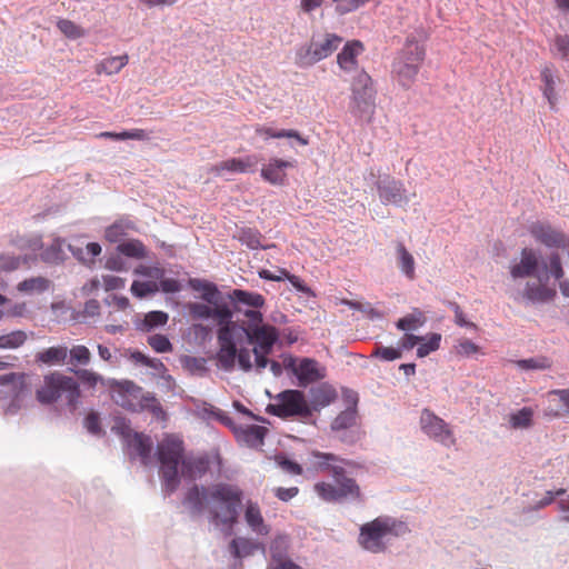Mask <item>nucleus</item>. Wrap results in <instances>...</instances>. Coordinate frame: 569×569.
<instances>
[{
    "label": "nucleus",
    "mask_w": 569,
    "mask_h": 569,
    "mask_svg": "<svg viewBox=\"0 0 569 569\" xmlns=\"http://www.w3.org/2000/svg\"><path fill=\"white\" fill-rule=\"evenodd\" d=\"M62 254L60 241L57 239L41 252V259L48 263H56L62 259Z\"/></svg>",
    "instance_id": "obj_53"
},
{
    "label": "nucleus",
    "mask_w": 569,
    "mask_h": 569,
    "mask_svg": "<svg viewBox=\"0 0 569 569\" xmlns=\"http://www.w3.org/2000/svg\"><path fill=\"white\" fill-rule=\"evenodd\" d=\"M440 342H441L440 333H437V332L430 333V336L428 337V340L426 342L423 340L420 343H418L419 346L417 348V357L425 358L428 355H430L431 352L438 350L440 347Z\"/></svg>",
    "instance_id": "obj_50"
},
{
    "label": "nucleus",
    "mask_w": 569,
    "mask_h": 569,
    "mask_svg": "<svg viewBox=\"0 0 569 569\" xmlns=\"http://www.w3.org/2000/svg\"><path fill=\"white\" fill-rule=\"evenodd\" d=\"M517 366L523 370H540L549 367L546 358H529L516 361Z\"/></svg>",
    "instance_id": "obj_57"
},
{
    "label": "nucleus",
    "mask_w": 569,
    "mask_h": 569,
    "mask_svg": "<svg viewBox=\"0 0 569 569\" xmlns=\"http://www.w3.org/2000/svg\"><path fill=\"white\" fill-rule=\"evenodd\" d=\"M117 251L129 258L143 259L146 257V247L137 239L120 242L117 246Z\"/></svg>",
    "instance_id": "obj_39"
},
{
    "label": "nucleus",
    "mask_w": 569,
    "mask_h": 569,
    "mask_svg": "<svg viewBox=\"0 0 569 569\" xmlns=\"http://www.w3.org/2000/svg\"><path fill=\"white\" fill-rule=\"evenodd\" d=\"M201 291H202L201 298L209 305L212 306L220 301L221 293L214 283L207 282V284L204 286V288Z\"/></svg>",
    "instance_id": "obj_60"
},
{
    "label": "nucleus",
    "mask_w": 569,
    "mask_h": 569,
    "mask_svg": "<svg viewBox=\"0 0 569 569\" xmlns=\"http://www.w3.org/2000/svg\"><path fill=\"white\" fill-rule=\"evenodd\" d=\"M256 133L258 136L264 137V139L287 138V139L290 140L289 141V146L292 147V148L296 144H299V146H308L309 144L308 138L302 137L297 130H293V129H280V130H277V129H273V128H270V127L257 126L256 127Z\"/></svg>",
    "instance_id": "obj_26"
},
{
    "label": "nucleus",
    "mask_w": 569,
    "mask_h": 569,
    "mask_svg": "<svg viewBox=\"0 0 569 569\" xmlns=\"http://www.w3.org/2000/svg\"><path fill=\"white\" fill-rule=\"evenodd\" d=\"M533 411L529 407H523L510 415L509 422L515 429H526L532 425Z\"/></svg>",
    "instance_id": "obj_44"
},
{
    "label": "nucleus",
    "mask_w": 569,
    "mask_h": 569,
    "mask_svg": "<svg viewBox=\"0 0 569 569\" xmlns=\"http://www.w3.org/2000/svg\"><path fill=\"white\" fill-rule=\"evenodd\" d=\"M286 367L292 370L298 379V386L302 388L325 378L323 369H320L318 361L311 358L301 359L298 366L290 359Z\"/></svg>",
    "instance_id": "obj_19"
},
{
    "label": "nucleus",
    "mask_w": 569,
    "mask_h": 569,
    "mask_svg": "<svg viewBox=\"0 0 569 569\" xmlns=\"http://www.w3.org/2000/svg\"><path fill=\"white\" fill-rule=\"evenodd\" d=\"M212 415L219 422H221L223 426L229 428L233 435L236 433V431L240 425L236 423L233 421V419L231 417H229V415L226 411H223L221 409H216L214 411H212Z\"/></svg>",
    "instance_id": "obj_62"
},
{
    "label": "nucleus",
    "mask_w": 569,
    "mask_h": 569,
    "mask_svg": "<svg viewBox=\"0 0 569 569\" xmlns=\"http://www.w3.org/2000/svg\"><path fill=\"white\" fill-rule=\"evenodd\" d=\"M421 429L426 435L433 438L435 440L450 446L453 443L452 433L448 429L447 423L430 410L425 409L420 417Z\"/></svg>",
    "instance_id": "obj_17"
},
{
    "label": "nucleus",
    "mask_w": 569,
    "mask_h": 569,
    "mask_svg": "<svg viewBox=\"0 0 569 569\" xmlns=\"http://www.w3.org/2000/svg\"><path fill=\"white\" fill-rule=\"evenodd\" d=\"M134 229V223L128 219H120L109 226L104 231V237L109 242H119L130 230Z\"/></svg>",
    "instance_id": "obj_36"
},
{
    "label": "nucleus",
    "mask_w": 569,
    "mask_h": 569,
    "mask_svg": "<svg viewBox=\"0 0 569 569\" xmlns=\"http://www.w3.org/2000/svg\"><path fill=\"white\" fill-rule=\"evenodd\" d=\"M208 470V460L206 458H197L194 460L182 461L183 475L193 479L197 475L202 476Z\"/></svg>",
    "instance_id": "obj_43"
},
{
    "label": "nucleus",
    "mask_w": 569,
    "mask_h": 569,
    "mask_svg": "<svg viewBox=\"0 0 569 569\" xmlns=\"http://www.w3.org/2000/svg\"><path fill=\"white\" fill-rule=\"evenodd\" d=\"M84 427L92 435L101 433L100 417L98 412L91 411L84 418Z\"/></svg>",
    "instance_id": "obj_61"
},
{
    "label": "nucleus",
    "mask_w": 569,
    "mask_h": 569,
    "mask_svg": "<svg viewBox=\"0 0 569 569\" xmlns=\"http://www.w3.org/2000/svg\"><path fill=\"white\" fill-rule=\"evenodd\" d=\"M274 459L277 465L288 473L301 475L303 471L302 467L297 461L286 455H277Z\"/></svg>",
    "instance_id": "obj_55"
},
{
    "label": "nucleus",
    "mask_w": 569,
    "mask_h": 569,
    "mask_svg": "<svg viewBox=\"0 0 569 569\" xmlns=\"http://www.w3.org/2000/svg\"><path fill=\"white\" fill-rule=\"evenodd\" d=\"M81 390L78 381L60 372H50L43 377V385L36 391L37 400L42 405L63 401L70 412L80 403Z\"/></svg>",
    "instance_id": "obj_3"
},
{
    "label": "nucleus",
    "mask_w": 569,
    "mask_h": 569,
    "mask_svg": "<svg viewBox=\"0 0 569 569\" xmlns=\"http://www.w3.org/2000/svg\"><path fill=\"white\" fill-rule=\"evenodd\" d=\"M0 393L3 398L16 399L26 388V375L18 372H9L0 375Z\"/></svg>",
    "instance_id": "obj_28"
},
{
    "label": "nucleus",
    "mask_w": 569,
    "mask_h": 569,
    "mask_svg": "<svg viewBox=\"0 0 569 569\" xmlns=\"http://www.w3.org/2000/svg\"><path fill=\"white\" fill-rule=\"evenodd\" d=\"M425 56V47L413 38H408L401 53L395 60L392 66L393 72L397 73L399 81L403 87L409 86L418 74Z\"/></svg>",
    "instance_id": "obj_9"
},
{
    "label": "nucleus",
    "mask_w": 569,
    "mask_h": 569,
    "mask_svg": "<svg viewBox=\"0 0 569 569\" xmlns=\"http://www.w3.org/2000/svg\"><path fill=\"white\" fill-rule=\"evenodd\" d=\"M541 80L543 82V96L547 98L550 106L555 104L556 101V77L551 67L546 66L541 71Z\"/></svg>",
    "instance_id": "obj_41"
},
{
    "label": "nucleus",
    "mask_w": 569,
    "mask_h": 569,
    "mask_svg": "<svg viewBox=\"0 0 569 569\" xmlns=\"http://www.w3.org/2000/svg\"><path fill=\"white\" fill-rule=\"evenodd\" d=\"M376 188L382 204L403 207L409 203L403 183L389 174L379 176Z\"/></svg>",
    "instance_id": "obj_14"
},
{
    "label": "nucleus",
    "mask_w": 569,
    "mask_h": 569,
    "mask_svg": "<svg viewBox=\"0 0 569 569\" xmlns=\"http://www.w3.org/2000/svg\"><path fill=\"white\" fill-rule=\"evenodd\" d=\"M281 274H283L284 279H287L299 292L313 296L312 290L298 276L291 274L288 270H282Z\"/></svg>",
    "instance_id": "obj_59"
},
{
    "label": "nucleus",
    "mask_w": 569,
    "mask_h": 569,
    "mask_svg": "<svg viewBox=\"0 0 569 569\" xmlns=\"http://www.w3.org/2000/svg\"><path fill=\"white\" fill-rule=\"evenodd\" d=\"M27 341V333L22 330H14L0 336V349H17Z\"/></svg>",
    "instance_id": "obj_45"
},
{
    "label": "nucleus",
    "mask_w": 569,
    "mask_h": 569,
    "mask_svg": "<svg viewBox=\"0 0 569 569\" xmlns=\"http://www.w3.org/2000/svg\"><path fill=\"white\" fill-rule=\"evenodd\" d=\"M335 485L320 482L315 486L319 497L328 502L361 501L362 496L356 480L349 478L345 468L333 466L330 468Z\"/></svg>",
    "instance_id": "obj_6"
},
{
    "label": "nucleus",
    "mask_w": 569,
    "mask_h": 569,
    "mask_svg": "<svg viewBox=\"0 0 569 569\" xmlns=\"http://www.w3.org/2000/svg\"><path fill=\"white\" fill-rule=\"evenodd\" d=\"M50 281L42 277L26 279L18 284V290L22 292H43L49 288Z\"/></svg>",
    "instance_id": "obj_47"
},
{
    "label": "nucleus",
    "mask_w": 569,
    "mask_h": 569,
    "mask_svg": "<svg viewBox=\"0 0 569 569\" xmlns=\"http://www.w3.org/2000/svg\"><path fill=\"white\" fill-rule=\"evenodd\" d=\"M242 244L251 250L263 249L267 250L269 248H273L274 244H262L261 239L262 234L258 229L243 227L238 229L237 234L234 236Z\"/></svg>",
    "instance_id": "obj_33"
},
{
    "label": "nucleus",
    "mask_w": 569,
    "mask_h": 569,
    "mask_svg": "<svg viewBox=\"0 0 569 569\" xmlns=\"http://www.w3.org/2000/svg\"><path fill=\"white\" fill-rule=\"evenodd\" d=\"M547 282L532 283L527 282L525 291L522 293L523 298L532 303L548 302L551 301L557 292L555 289L548 288L546 286Z\"/></svg>",
    "instance_id": "obj_32"
},
{
    "label": "nucleus",
    "mask_w": 569,
    "mask_h": 569,
    "mask_svg": "<svg viewBox=\"0 0 569 569\" xmlns=\"http://www.w3.org/2000/svg\"><path fill=\"white\" fill-rule=\"evenodd\" d=\"M397 261L402 273L409 278H415V259L413 256L406 249L402 242H397Z\"/></svg>",
    "instance_id": "obj_37"
},
{
    "label": "nucleus",
    "mask_w": 569,
    "mask_h": 569,
    "mask_svg": "<svg viewBox=\"0 0 569 569\" xmlns=\"http://www.w3.org/2000/svg\"><path fill=\"white\" fill-rule=\"evenodd\" d=\"M69 348L66 345L49 347L36 355V361L47 366H62L67 362Z\"/></svg>",
    "instance_id": "obj_31"
},
{
    "label": "nucleus",
    "mask_w": 569,
    "mask_h": 569,
    "mask_svg": "<svg viewBox=\"0 0 569 569\" xmlns=\"http://www.w3.org/2000/svg\"><path fill=\"white\" fill-rule=\"evenodd\" d=\"M342 38L335 33L312 36L309 43L298 48L296 64L300 68L311 67L331 56L342 43Z\"/></svg>",
    "instance_id": "obj_8"
},
{
    "label": "nucleus",
    "mask_w": 569,
    "mask_h": 569,
    "mask_svg": "<svg viewBox=\"0 0 569 569\" xmlns=\"http://www.w3.org/2000/svg\"><path fill=\"white\" fill-rule=\"evenodd\" d=\"M289 548V538L286 535L277 536L270 545L271 557L276 561L283 560Z\"/></svg>",
    "instance_id": "obj_48"
},
{
    "label": "nucleus",
    "mask_w": 569,
    "mask_h": 569,
    "mask_svg": "<svg viewBox=\"0 0 569 569\" xmlns=\"http://www.w3.org/2000/svg\"><path fill=\"white\" fill-rule=\"evenodd\" d=\"M240 338L241 336L232 337L233 348L231 349V352H229V355H226L222 351L224 348V343H219L217 361L219 367L227 372H231L234 369L236 362H238L239 369H241L244 372H249L253 368V365L251 362V351L246 347L238 348V342L240 341Z\"/></svg>",
    "instance_id": "obj_13"
},
{
    "label": "nucleus",
    "mask_w": 569,
    "mask_h": 569,
    "mask_svg": "<svg viewBox=\"0 0 569 569\" xmlns=\"http://www.w3.org/2000/svg\"><path fill=\"white\" fill-rule=\"evenodd\" d=\"M58 29L69 39L76 40L86 34L84 30L73 21L61 19L57 23Z\"/></svg>",
    "instance_id": "obj_51"
},
{
    "label": "nucleus",
    "mask_w": 569,
    "mask_h": 569,
    "mask_svg": "<svg viewBox=\"0 0 569 569\" xmlns=\"http://www.w3.org/2000/svg\"><path fill=\"white\" fill-rule=\"evenodd\" d=\"M425 322H426V317H425L423 312H421L419 309H415V311L412 313L400 318L396 322V327L399 330L409 331V330L417 329L418 327L422 326Z\"/></svg>",
    "instance_id": "obj_40"
},
{
    "label": "nucleus",
    "mask_w": 569,
    "mask_h": 569,
    "mask_svg": "<svg viewBox=\"0 0 569 569\" xmlns=\"http://www.w3.org/2000/svg\"><path fill=\"white\" fill-rule=\"evenodd\" d=\"M210 500V490L203 486L192 485L184 493L182 505L191 518L199 517L206 510Z\"/></svg>",
    "instance_id": "obj_20"
},
{
    "label": "nucleus",
    "mask_w": 569,
    "mask_h": 569,
    "mask_svg": "<svg viewBox=\"0 0 569 569\" xmlns=\"http://www.w3.org/2000/svg\"><path fill=\"white\" fill-rule=\"evenodd\" d=\"M352 100L350 111L357 118H370L375 109L376 90L371 77L366 71H360L351 84Z\"/></svg>",
    "instance_id": "obj_10"
},
{
    "label": "nucleus",
    "mask_w": 569,
    "mask_h": 569,
    "mask_svg": "<svg viewBox=\"0 0 569 569\" xmlns=\"http://www.w3.org/2000/svg\"><path fill=\"white\" fill-rule=\"evenodd\" d=\"M408 532L409 528L405 522L391 517H378L360 527L358 542L363 549L372 553H380L387 549L383 542L387 535L401 537Z\"/></svg>",
    "instance_id": "obj_5"
},
{
    "label": "nucleus",
    "mask_w": 569,
    "mask_h": 569,
    "mask_svg": "<svg viewBox=\"0 0 569 569\" xmlns=\"http://www.w3.org/2000/svg\"><path fill=\"white\" fill-rule=\"evenodd\" d=\"M479 351V346L469 339H463L457 346V352L463 357H470Z\"/></svg>",
    "instance_id": "obj_64"
},
{
    "label": "nucleus",
    "mask_w": 569,
    "mask_h": 569,
    "mask_svg": "<svg viewBox=\"0 0 569 569\" xmlns=\"http://www.w3.org/2000/svg\"><path fill=\"white\" fill-rule=\"evenodd\" d=\"M68 357H69L68 363L72 365V366H76V365L87 366L91 360V352L86 346L78 345V346H73L71 349H69Z\"/></svg>",
    "instance_id": "obj_46"
},
{
    "label": "nucleus",
    "mask_w": 569,
    "mask_h": 569,
    "mask_svg": "<svg viewBox=\"0 0 569 569\" xmlns=\"http://www.w3.org/2000/svg\"><path fill=\"white\" fill-rule=\"evenodd\" d=\"M243 490L236 485L219 482L210 489V500L220 505L209 509L210 519L217 526L221 525L232 531L238 523L243 501Z\"/></svg>",
    "instance_id": "obj_1"
},
{
    "label": "nucleus",
    "mask_w": 569,
    "mask_h": 569,
    "mask_svg": "<svg viewBox=\"0 0 569 569\" xmlns=\"http://www.w3.org/2000/svg\"><path fill=\"white\" fill-rule=\"evenodd\" d=\"M248 345H253L252 350L271 353L273 346L278 341V331L274 327L268 326L264 328H257L253 332L243 333Z\"/></svg>",
    "instance_id": "obj_21"
},
{
    "label": "nucleus",
    "mask_w": 569,
    "mask_h": 569,
    "mask_svg": "<svg viewBox=\"0 0 569 569\" xmlns=\"http://www.w3.org/2000/svg\"><path fill=\"white\" fill-rule=\"evenodd\" d=\"M128 63V56H117L103 59L98 66V72L107 74L118 73Z\"/></svg>",
    "instance_id": "obj_42"
},
{
    "label": "nucleus",
    "mask_w": 569,
    "mask_h": 569,
    "mask_svg": "<svg viewBox=\"0 0 569 569\" xmlns=\"http://www.w3.org/2000/svg\"><path fill=\"white\" fill-rule=\"evenodd\" d=\"M555 49L557 53L561 57V59L567 60L569 57V37L568 36H557L555 38Z\"/></svg>",
    "instance_id": "obj_63"
},
{
    "label": "nucleus",
    "mask_w": 569,
    "mask_h": 569,
    "mask_svg": "<svg viewBox=\"0 0 569 569\" xmlns=\"http://www.w3.org/2000/svg\"><path fill=\"white\" fill-rule=\"evenodd\" d=\"M268 429L258 425H240L234 433L238 443L248 448H258L264 443Z\"/></svg>",
    "instance_id": "obj_23"
},
{
    "label": "nucleus",
    "mask_w": 569,
    "mask_h": 569,
    "mask_svg": "<svg viewBox=\"0 0 569 569\" xmlns=\"http://www.w3.org/2000/svg\"><path fill=\"white\" fill-rule=\"evenodd\" d=\"M159 291V286L156 281H138L134 280L131 284V292L138 298H146Z\"/></svg>",
    "instance_id": "obj_49"
},
{
    "label": "nucleus",
    "mask_w": 569,
    "mask_h": 569,
    "mask_svg": "<svg viewBox=\"0 0 569 569\" xmlns=\"http://www.w3.org/2000/svg\"><path fill=\"white\" fill-rule=\"evenodd\" d=\"M529 232L536 241L548 248H569V237L561 230L553 228L548 222H532L529 227Z\"/></svg>",
    "instance_id": "obj_15"
},
{
    "label": "nucleus",
    "mask_w": 569,
    "mask_h": 569,
    "mask_svg": "<svg viewBox=\"0 0 569 569\" xmlns=\"http://www.w3.org/2000/svg\"><path fill=\"white\" fill-rule=\"evenodd\" d=\"M189 313L193 319L199 320H208L212 317V306L200 303V302H192L189 303Z\"/></svg>",
    "instance_id": "obj_54"
},
{
    "label": "nucleus",
    "mask_w": 569,
    "mask_h": 569,
    "mask_svg": "<svg viewBox=\"0 0 569 569\" xmlns=\"http://www.w3.org/2000/svg\"><path fill=\"white\" fill-rule=\"evenodd\" d=\"M372 357L380 358L385 361H393L402 357L400 348L378 346L373 350Z\"/></svg>",
    "instance_id": "obj_56"
},
{
    "label": "nucleus",
    "mask_w": 569,
    "mask_h": 569,
    "mask_svg": "<svg viewBox=\"0 0 569 569\" xmlns=\"http://www.w3.org/2000/svg\"><path fill=\"white\" fill-rule=\"evenodd\" d=\"M363 44L359 40L348 41L337 56L339 67L350 71L357 64V57L363 51Z\"/></svg>",
    "instance_id": "obj_30"
},
{
    "label": "nucleus",
    "mask_w": 569,
    "mask_h": 569,
    "mask_svg": "<svg viewBox=\"0 0 569 569\" xmlns=\"http://www.w3.org/2000/svg\"><path fill=\"white\" fill-rule=\"evenodd\" d=\"M229 548H230V552L236 558H239V559L249 557V556L253 555L259 549L264 550V547L262 543L253 541L252 539H249V538H243V537H237V538L232 539L229 545Z\"/></svg>",
    "instance_id": "obj_34"
},
{
    "label": "nucleus",
    "mask_w": 569,
    "mask_h": 569,
    "mask_svg": "<svg viewBox=\"0 0 569 569\" xmlns=\"http://www.w3.org/2000/svg\"><path fill=\"white\" fill-rule=\"evenodd\" d=\"M183 443L174 437H167L157 448L160 462L161 487L166 497L171 496L180 486L179 467L183 461Z\"/></svg>",
    "instance_id": "obj_4"
},
{
    "label": "nucleus",
    "mask_w": 569,
    "mask_h": 569,
    "mask_svg": "<svg viewBox=\"0 0 569 569\" xmlns=\"http://www.w3.org/2000/svg\"><path fill=\"white\" fill-rule=\"evenodd\" d=\"M168 313L163 311H150L142 320L136 323V327L141 331H150L157 327L164 326L168 322Z\"/></svg>",
    "instance_id": "obj_38"
},
{
    "label": "nucleus",
    "mask_w": 569,
    "mask_h": 569,
    "mask_svg": "<svg viewBox=\"0 0 569 569\" xmlns=\"http://www.w3.org/2000/svg\"><path fill=\"white\" fill-rule=\"evenodd\" d=\"M241 313L248 318V322H238V336L247 332H253L257 328H264L269 325H263V316L259 309H246Z\"/></svg>",
    "instance_id": "obj_35"
},
{
    "label": "nucleus",
    "mask_w": 569,
    "mask_h": 569,
    "mask_svg": "<svg viewBox=\"0 0 569 569\" xmlns=\"http://www.w3.org/2000/svg\"><path fill=\"white\" fill-rule=\"evenodd\" d=\"M244 520L249 528L260 536H267L270 532V527L264 523L260 508L257 502L248 500L244 509Z\"/></svg>",
    "instance_id": "obj_29"
},
{
    "label": "nucleus",
    "mask_w": 569,
    "mask_h": 569,
    "mask_svg": "<svg viewBox=\"0 0 569 569\" xmlns=\"http://www.w3.org/2000/svg\"><path fill=\"white\" fill-rule=\"evenodd\" d=\"M551 273V276L557 279V280H560L562 279L565 272H563V268H562V264H561V258H560V254L558 252H551L550 256H549V267H548V273Z\"/></svg>",
    "instance_id": "obj_58"
},
{
    "label": "nucleus",
    "mask_w": 569,
    "mask_h": 569,
    "mask_svg": "<svg viewBox=\"0 0 569 569\" xmlns=\"http://www.w3.org/2000/svg\"><path fill=\"white\" fill-rule=\"evenodd\" d=\"M358 411L355 408H346L331 422V430L342 432L339 440L347 445H353L360 439V432L353 427L357 425Z\"/></svg>",
    "instance_id": "obj_16"
},
{
    "label": "nucleus",
    "mask_w": 569,
    "mask_h": 569,
    "mask_svg": "<svg viewBox=\"0 0 569 569\" xmlns=\"http://www.w3.org/2000/svg\"><path fill=\"white\" fill-rule=\"evenodd\" d=\"M148 343L156 352H169L172 350V345L167 336L156 333L148 337Z\"/></svg>",
    "instance_id": "obj_52"
},
{
    "label": "nucleus",
    "mask_w": 569,
    "mask_h": 569,
    "mask_svg": "<svg viewBox=\"0 0 569 569\" xmlns=\"http://www.w3.org/2000/svg\"><path fill=\"white\" fill-rule=\"evenodd\" d=\"M228 299L233 306L236 312H242L240 306H247L254 309H260L264 306L266 299L258 292L247 291L243 289H233L228 293Z\"/></svg>",
    "instance_id": "obj_25"
},
{
    "label": "nucleus",
    "mask_w": 569,
    "mask_h": 569,
    "mask_svg": "<svg viewBox=\"0 0 569 569\" xmlns=\"http://www.w3.org/2000/svg\"><path fill=\"white\" fill-rule=\"evenodd\" d=\"M296 160H286L277 157L269 159L260 170L261 178L272 186L287 184L288 177L287 170L296 168Z\"/></svg>",
    "instance_id": "obj_18"
},
{
    "label": "nucleus",
    "mask_w": 569,
    "mask_h": 569,
    "mask_svg": "<svg viewBox=\"0 0 569 569\" xmlns=\"http://www.w3.org/2000/svg\"><path fill=\"white\" fill-rule=\"evenodd\" d=\"M277 402L269 403L266 412L281 419H298L309 423L311 418L306 393L298 389H287L276 396Z\"/></svg>",
    "instance_id": "obj_7"
},
{
    "label": "nucleus",
    "mask_w": 569,
    "mask_h": 569,
    "mask_svg": "<svg viewBox=\"0 0 569 569\" xmlns=\"http://www.w3.org/2000/svg\"><path fill=\"white\" fill-rule=\"evenodd\" d=\"M310 398L308 399V407L310 409L311 418L315 412L328 407L336 401L338 395L333 387L328 383H322L309 390Z\"/></svg>",
    "instance_id": "obj_22"
},
{
    "label": "nucleus",
    "mask_w": 569,
    "mask_h": 569,
    "mask_svg": "<svg viewBox=\"0 0 569 569\" xmlns=\"http://www.w3.org/2000/svg\"><path fill=\"white\" fill-rule=\"evenodd\" d=\"M540 253L532 248H523L520 261L510 267L512 279L536 278L539 282H548V264L541 261Z\"/></svg>",
    "instance_id": "obj_11"
},
{
    "label": "nucleus",
    "mask_w": 569,
    "mask_h": 569,
    "mask_svg": "<svg viewBox=\"0 0 569 569\" xmlns=\"http://www.w3.org/2000/svg\"><path fill=\"white\" fill-rule=\"evenodd\" d=\"M129 448H132L140 457L141 463L148 466L151 459L153 443L149 436L142 432L133 431L132 435L126 437Z\"/></svg>",
    "instance_id": "obj_27"
},
{
    "label": "nucleus",
    "mask_w": 569,
    "mask_h": 569,
    "mask_svg": "<svg viewBox=\"0 0 569 569\" xmlns=\"http://www.w3.org/2000/svg\"><path fill=\"white\" fill-rule=\"evenodd\" d=\"M262 158L258 154H249L243 158H231L221 161L216 166L217 171H229L233 173H254L258 163Z\"/></svg>",
    "instance_id": "obj_24"
},
{
    "label": "nucleus",
    "mask_w": 569,
    "mask_h": 569,
    "mask_svg": "<svg viewBox=\"0 0 569 569\" xmlns=\"http://www.w3.org/2000/svg\"><path fill=\"white\" fill-rule=\"evenodd\" d=\"M111 398L118 406L131 412L150 411L153 416L164 415L163 409L151 392H144L142 387L131 380H116L109 382Z\"/></svg>",
    "instance_id": "obj_2"
},
{
    "label": "nucleus",
    "mask_w": 569,
    "mask_h": 569,
    "mask_svg": "<svg viewBox=\"0 0 569 569\" xmlns=\"http://www.w3.org/2000/svg\"><path fill=\"white\" fill-rule=\"evenodd\" d=\"M212 317L211 319L216 320L219 325V329L217 331L218 343L223 342L224 348L223 352L229 355L231 352L232 346V337L238 336V322L233 321V308L231 309L226 302H217L212 305Z\"/></svg>",
    "instance_id": "obj_12"
}]
</instances>
